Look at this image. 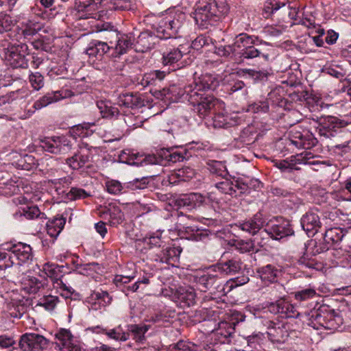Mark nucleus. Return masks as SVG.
<instances>
[{
  "instance_id": "1",
  "label": "nucleus",
  "mask_w": 351,
  "mask_h": 351,
  "mask_svg": "<svg viewBox=\"0 0 351 351\" xmlns=\"http://www.w3.org/2000/svg\"><path fill=\"white\" fill-rule=\"evenodd\" d=\"M228 12V6L225 0H209L195 10L194 19L199 28L208 29L220 21Z\"/></svg>"
},
{
  "instance_id": "2",
  "label": "nucleus",
  "mask_w": 351,
  "mask_h": 351,
  "mask_svg": "<svg viewBox=\"0 0 351 351\" xmlns=\"http://www.w3.org/2000/svg\"><path fill=\"white\" fill-rule=\"evenodd\" d=\"M178 98L187 99L193 106V110L200 117L208 116L212 110H216L219 101L213 95L205 93H197L191 86H184L183 90L179 89Z\"/></svg>"
},
{
  "instance_id": "3",
  "label": "nucleus",
  "mask_w": 351,
  "mask_h": 351,
  "mask_svg": "<svg viewBox=\"0 0 351 351\" xmlns=\"http://www.w3.org/2000/svg\"><path fill=\"white\" fill-rule=\"evenodd\" d=\"M104 38L110 43L112 56L118 57L126 53L134 47V38L132 34H123L109 24H104L101 29Z\"/></svg>"
},
{
  "instance_id": "4",
  "label": "nucleus",
  "mask_w": 351,
  "mask_h": 351,
  "mask_svg": "<svg viewBox=\"0 0 351 351\" xmlns=\"http://www.w3.org/2000/svg\"><path fill=\"white\" fill-rule=\"evenodd\" d=\"M38 141V147L53 154H66L72 149L71 141L64 136L44 137Z\"/></svg>"
},
{
  "instance_id": "5",
  "label": "nucleus",
  "mask_w": 351,
  "mask_h": 351,
  "mask_svg": "<svg viewBox=\"0 0 351 351\" xmlns=\"http://www.w3.org/2000/svg\"><path fill=\"white\" fill-rule=\"evenodd\" d=\"M341 324V317L335 315L333 313L314 311L311 312L308 324L317 330L324 328L327 330H335L339 327Z\"/></svg>"
},
{
  "instance_id": "6",
  "label": "nucleus",
  "mask_w": 351,
  "mask_h": 351,
  "mask_svg": "<svg viewBox=\"0 0 351 351\" xmlns=\"http://www.w3.org/2000/svg\"><path fill=\"white\" fill-rule=\"evenodd\" d=\"M7 245L6 250L8 252L3 254V258H8L10 261L11 265L14 264L21 265L32 257V247L29 245L18 243Z\"/></svg>"
},
{
  "instance_id": "7",
  "label": "nucleus",
  "mask_w": 351,
  "mask_h": 351,
  "mask_svg": "<svg viewBox=\"0 0 351 351\" xmlns=\"http://www.w3.org/2000/svg\"><path fill=\"white\" fill-rule=\"evenodd\" d=\"M281 16L282 19H285L287 16L289 19H293L297 12L295 8L291 7L290 3L281 2L278 0H267L263 7V16L268 18L277 14Z\"/></svg>"
},
{
  "instance_id": "8",
  "label": "nucleus",
  "mask_w": 351,
  "mask_h": 351,
  "mask_svg": "<svg viewBox=\"0 0 351 351\" xmlns=\"http://www.w3.org/2000/svg\"><path fill=\"white\" fill-rule=\"evenodd\" d=\"M48 342L43 335L27 332L21 336L19 346L23 351H40L47 348Z\"/></svg>"
},
{
  "instance_id": "9",
  "label": "nucleus",
  "mask_w": 351,
  "mask_h": 351,
  "mask_svg": "<svg viewBox=\"0 0 351 351\" xmlns=\"http://www.w3.org/2000/svg\"><path fill=\"white\" fill-rule=\"evenodd\" d=\"M319 134L326 138L335 136L344 127L345 123L335 117L328 116L317 119Z\"/></svg>"
},
{
  "instance_id": "10",
  "label": "nucleus",
  "mask_w": 351,
  "mask_h": 351,
  "mask_svg": "<svg viewBox=\"0 0 351 351\" xmlns=\"http://www.w3.org/2000/svg\"><path fill=\"white\" fill-rule=\"evenodd\" d=\"M8 47L6 58L9 64L14 68H27L28 60L25 56L27 54V45L23 43L13 44Z\"/></svg>"
},
{
  "instance_id": "11",
  "label": "nucleus",
  "mask_w": 351,
  "mask_h": 351,
  "mask_svg": "<svg viewBox=\"0 0 351 351\" xmlns=\"http://www.w3.org/2000/svg\"><path fill=\"white\" fill-rule=\"evenodd\" d=\"M289 141L290 145L299 149H309L317 143V138L309 131H299L295 129L290 131Z\"/></svg>"
},
{
  "instance_id": "12",
  "label": "nucleus",
  "mask_w": 351,
  "mask_h": 351,
  "mask_svg": "<svg viewBox=\"0 0 351 351\" xmlns=\"http://www.w3.org/2000/svg\"><path fill=\"white\" fill-rule=\"evenodd\" d=\"M27 198L23 196H19L13 199V202L16 205H21L18 210L14 213L16 219L24 217L27 219H33L34 218L44 216L36 206H30L27 203Z\"/></svg>"
},
{
  "instance_id": "13",
  "label": "nucleus",
  "mask_w": 351,
  "mask_h": 351,
  "mask_svg": "<svg viewBox=\"0 0 351 351\" xmlns=\"http://www.w3.org/2000/svg\"><path fill=\"white\" fill-rule=\"evenodd\" d=\"M268 311L274 314H279L282 317L296 318L300 313L295 307L289 301L280 298L275 302H271L267 305Z\"/></svg>"
},
{
  "instance_id": "14",
  "label": "nucleus",
  "mask_w": 351,
  "mask_h": 351,
  "mask_svg": "<svg viewBox=\"0 0 351 351\" xmlns=\"http://www.w3.org/2000/svg\"><path fill=\"white\" fill-rule=\"evenodd\" d=\"M294 231L289 221H278L276 223L267 226V228L261 231V234H267L271 239L280 240L288 236L293 234Z\"/></svg>"
},
{
  "instance_id": "15",
  "label": "nucleus",
  "mask_w": 351,
  "mask_h": 351,
  "mask_svg": "<svg viewBox=\"0 0 351 351\" xmlns=\"http://www.w3.org/2000/svg\"><path fill=\"white\" fill-rule=\"evenodd\" d=\"M234 324L227 322L219 323L218 327L213 331L212 338L215 343H230L234 335Z\"/></svg>"
},
{
  "instance_id": "16",
  "label": "nucleus",
  "mask_w": 351,
  "mask_h": 351,
  "mask_svg": "<svg viewBox=\"0 0 351 351\" xmlns=\"http://www.w3.org/2000/svg\"><path fill=\"white\" fill-rule=\"evenodd\" d=\"M219 84V80L217 76L210 73L202 75L198 78H195L193 83L186 86H191V88L197 93H205L208 90L215 89Z\"/></svg>"
},
{
  "instance_id": "17",
  "label": "nucleus",
  "mask_w": 351,
  "mask_h": 351,
  "mask_svg": "<svg viewBox=\"0 0 351 351\" xmlns=\"http://www.w3.org/2000/svg\"><path fill=\"white\" fill-rule=\"evenodd\" d=\"M195 281L198 289L203 292L208 290L215 291L221 285L220 278L217 275L210 273L195 276Z\"/></svg>"
},
{
  "instance_id": "18",
  "label": "nucleus",
  "mask_w": 351,
  "mask_h": 351,
  "mask_svg": "<svg viewBox=\"0 0 351 351\" xmlns=\"http://www.w3.org/2000/svg\"><path fill=\"white\" fill-rule=\"evenodd\" d=\"M57 346L61 351H81L80 346L74 342L73 337L69 330L62 328L55 335Z\"/></svg>"
},
{
  "instance_id": "19",
  "label": "nucleus",
  "mask_w": 351,
  "mask_h": 351,
  "mask_svg": "<svg viewBox=\"0 0 351 351\" xmlns=\"http://www.w3.org/2000/svg\"><path fill=\"white\" fill-rule=\"evenodd\" d=\"M69 95V91L67 90L49 92L37 99L34 102L33 107L35 110H40L49 104L67 97Z\"/></svg>"
},
{
  "instance_id": "20",
  "label": "nucleus",
  "mask_w": 351,
  "mask_h": 351,
  "mask_svg": "<svg viewBox=\"0 0 351 351\" xmlns=\"http://www.w3.org/2000/svg\"><path fill=\"white\" fill-rule=\"evenodd\" d=\"M157 41L158 38L156 34L145 31L138 35L136 42L134 41V47L136 51L144 53L152 49Z\"/></svg>"
},
{
  "instance_id": "21",
  "label": "nucleus",
  "mask_w": 351,
  "mask_h": 351,
  "mask_svg": "<svg viewBox=\"0 0 351 351\" xmlns=\"http://www.w3.org/2000/svg\"><path fill=\"white\" fill-rule=\"evenodd\" d=\"M301 226L308 237H313L321 228L319 217L314 212H308L301 218Z\"/></svg>"
},
{
  "instance_id": "22",
  "label": "nucleus",
  "mask_w": 351,
  "mask_h": 351,
  "mask_svg": "<svg viewBox=\"0 0 351 351\" xmlns=\"http://www.w3.org/2000/svg\"><path fill=\"white\" fill-rule=\"evenodd\" d=\"M265 223V221L263 217V215L257 213L252 218L240 223L239 227L242 230L249 232L254 236L257 233L262 235L260 230L263 228Z\"/></svg>"
},
{
  "instance_id": "23",
  "label": "nucleus",
  "mask_w": 351,
  "mask_h": 351,
  "mask_svg": "<svg viewBox=\"0 0 351 351\" xmlns=\"http://www.w3.org/2000/svg\"><path fill=\"white\" fill-rule=\"evenodd\" d=\"M108 40L100 41L93 40L88 44L86 53L89 57L101 58L105 54L111 51Z\"/></svg>"
},
{
  "instance_id": "24",
  "label": "nucleus",
  "mask_w": 351,
  "mask_h": 351,
  "mask_svg": "<svg viewBox=\"0 0 351 351\" xmlns=\"http://www.w3.org/2000/svg\"><path fill=\"white\" fill-rule=\"evenodd\" d=\"M280 273V271L271 264L261 267L256 270L257 275L265 285L276 282Z\"/></svg>"
},
{
  "instance_id": "25",
  "label": "nucleus",
  "mask_w": 351,
  "mask_h": 351,
  "mask_svg": "<svg viewBox=\"0 0 351 351\" xmlns=\"http://www.w3.org/2000/svg\"><path fill=\"white\" fill-rule=\"evenodd\" d=\"M175 297L182 306H191L195 304L196 293L191 287H180L176 293Z\"/></svg>"
},
{
  "instance_id": "26",
  "label": "nucleus",
  "mask_w": 351,
  "mask_h": 351,
  "mask_svg": "<svg viewBox=\"0 0 351 351\" xmlns=\"http://www.w3.org/2000/svg\"><path fill=\"white\" fill-rule=\"evenodd\" d=\"M242 262L240 258L234 257L226 261H221L217 264L215 267L221 274L226 275H234L242 268Z\"/></svg>"
},
{
  "instance_id": "27",
  "label": "nucleus",
  "mask_w": 351,
  "mask_h": 351,
  "mask_svg": "<svg viewBox=\"0 0 351 351\" xmlns=\"http://www.w3.org/2000/svg\"><path fill=\"white\" fill-rule=\"evenodd\" d=\"M117 103L119 106L128 108H139L143 106V101L137 94L132 93H125L120 95Z\"/></svg>"
},
{
  "instance_id": "28",
  "label": "nucleus",
  "mask_w": 351,
  "mask_h": 351,
  "mask_svg": "<svg viewBox=\"0 0 351 351\" xmlns=\"http://www.w3.org/2000/svg\"><path fill=\"white\" fill-rule=\"evenodd\" d=\"M213 126L216 128L232 127L237 123L235 117H232V114L224 112L216 113L213 118Z\"/></svg>"
},
{
  "instance_id": "29",
  "label": "nucleus",
  "mask_w": 351,
  "mask_h": 351,
  "mask_svg": "<svg viewBox=\"0 0 351 351\" xmlns=\"http://www.w3.org/2000/svg\"><path fill=\"white\" fill-rule=\"evenodd\" d=\"M47 285V280H39L34 276H27L25 280L23 289L29 294H35Z\"/></svg>"
},
{
  "instance_id": "30",
  "label": "nucleus",
  "mask_w": 351,
  "mask_h": 351,
  "mask_svg": "<svg viewBox=\"0 0 351 351\" xmlns=\"http://www.w3.org/2000/svg\"><path fill=\"white\" fill-rule=\"evenodd\" d=\"M269 339L274 343H283L288 337L289 332L284 326H274L273 328H270L267 332Z\"/></svg>"
},
{
  "instance_id": "31",
  "label": "nucleus",
  "mask_w": 351,
  "mask_h": 351,
  "mask_svg": "<svg viewBox=\"0 0 351 351\" xmlns=\"http://www.w3.org/2000/svg\"><path fill=\"white\" fill-rule=\"evenodd\" d=\"M89 161V155L84 151L80 150L73 156L66 160V163L73 169H79Z\"/></svg>"
},
{
  "instance_id": "32",
  "label": "nucleus",
  "mask_w": 351,
  "mask_h": 351,
  "mask_svg": "<svg viewBox=\"0 0 351 351\" xmlns=\"http://www.w3.org/2000/svg\"><path fill=\"white\" fill-rule=\"evenodd\" d=\"M156 36L161 40L170 39V43L175 42L177 38V34L170 27L168 23L163 19L156 28Z\"/></svg>"
},
{
  "instance_id": "33",
  "label": "nucleus",
  "mask_w": 351,
  "mask_h": 351,
  "mask_svg": "<svg viewBox=\"0 0 351 351\" xmlns=\"http://www.w3.org/2000/svg\"><path fill=\"white\" fill-rule=\"evenodd\" d=\"M171 29L178 34L186 19L184 13L180 11L171 12V14L164 19Z\"/></svg>"
},
{
  "instance_id": "34",
  "label": "nucleus",
  "mask_w": 351,
  "mask_h": 351,
  "mask_svg": "<svg viewBox=\"0 0 351 351\" xmlns=\"http://www.w3.org/2000/svg\"><path fill=\"white\" fill-rule=\"evenodd\" d=\"M99 3L95 0H75V8L78 12H85L86 18L99 9Z\"/></svg>"
},
{
  "instance_id": "35",
  "label": "nucleus",
  "mask_w": 351,
  "mask_h": 351,
  "mask_svg": "<svg viewBox=\"0 0 351 351\" xmlns=\"http://www.w3.org/2000/svg\"><path fill=\"white\" fill-rule=\"evenodd\" d=\"M66 220L64 217H56L49 221L46 224L47 234L52 238L56 239L62 230Z\"/></svg>"
},
{
  "instance_id": "36",
  "label": "nucleus",
  "mask_w": 351,
  "mask_h": 351,
  "mask_svg": "<svg viewBox=\"0 0 351 351\" xmlns=\"http://www.w3.org/2000/svg\"><path fill=\"white\" fill-rule=\"evenodd\" d=\"M206 197L199 193H191L184 195L181 199L184 206L191 208H196L203 205L206 202Z\"/></svg>"
},
{
  "instance_id": "37",
  "label": "nucleus",
  "mask_w": 351,
  "mask_h": 351,
  "mask_svg": "<svg viewBox=\"0 0 351 351\" xmlns=\"http://www.w3.org/2000/svg\"><path fill=\"white\" fill-rule=\"evenodd\" d=\"M97 107L103 118L112 119L119 114V110L113 106L109 101L100 100L97 102Z\"/></svg>"
},
{
  "instance_id": "38",
  "label": "nucleus",
  "mask_w": 351,
  "mask_h": 351,
  "mask_svg": "<svg viewBox=\"0 0 351 351\" xmlns=\"http://www.w3.org/2000/svg\"><path fill=\"white\" fill-rule=\"evenodd\" d=\"M165 76L166 73L165 71L155 70L145 73L143 75L141 83L143 86L156 85L157 83L162 81Z\"/></svg>"
},
{
  "instance_id": "39",
  "label": "nucleus",
  "mask_w": 351,
  "mask_h": 351,
  "mask_svg": "<svg viewBox=\"0 0 351 351\" xmlns=\"http://www.w3.org/2000/svg\"><path fill=\"white\" fill-rule=\"evenodd\" d=\"M215 188L221 193L237 197L236 190L234 188V180L228 177L222 178V180L215 184Z\"/></svg>"
},
{
  "instance_id": "40",
  "label": "nucleus",
  "mask_w": 351,
  "mask_h": 351,
  "mask_svg": "<svg viewBox=\"0 0 351 351\" xmlns=\"http://www.w3.org/2000/svg\"><path fill=\"white\" fill-rule=\"evenodd\" d=\"M93 332H103L105 333L108 337L115 339L120 340L121 341H125L129 339V333L121 332L120 326L111 329L107 331L106 329L101 328L99 326H97L93 328Z\"/></svg>"
},
{
  "instance_id": "41",
  "label": "nucleus",
  "mask_w": 351,
  "mask_h": 351,
  "mask_svg": "<svg viewBox=\"0 0 351 351\" xmlns=\"http://www.w3.org/2000/svg\"><path fill=\"white\" fill-rule=\"evenodd\" d=\"M183 56L179 48H173L164 51L162 53V63L164 65H172L177 63Z\"/></svg>"
},
{
  "instance_id": "42",
  "label": "nucleus",
  "mask_w": 351,
  "mask_h": 351,
  "mask_svg": "<svg viewBox=\"0 0 351 351\" xmlns=\"http://www.w3.org/2000/svg\"><path fill=\"white\" fill-rule=\"evenodd\" d=\"M261 182L257 180H251L249 183L239 180H234V188L236 190L237 197L244 193H250L251 188H258Z\"/></svg>"
},
{
  "instance_id": "43",
  "label": "nucleus",
  "mask_w": 351,
  "mask_h": 351,
  "mask_svg": "<svg viewBox=\"0 0 351 351\" xmlns=\"http://www.w3.org/2000/svg\"><path fill=\"white\" fill-rule=\"evenodd\" d=\"M343 237V230L339 228H331L326 230L324 240L331 247L334 243L341 241Z\"/></svg>"
},
{
  "instance_id": "44",
  "label": "nucleus",
  "mask_w": 351,
  "mask_h": 351,
  "mask_svg": "<svg viewBox=\"0 0 351 351\" xmlns=\"http://www.w3.org/2000/svg\"><path fill=\"white\" fill-rule=\"evenodd\" d=\"M256 39L257 38L254 36H249L245 33H242L236 37L233 45L235 47V49H240V52H242L251 45L255 44Z\"/></svg>"
},
{
  "instance_id": "45",
  "label": "nucleus",
  "mask_w": 351,
  "mask_h": 351,
  "mask_svg": "<svg viewBox=\"0 0 351 351\" xmlns=\"http://www.w3.org/2000/svg\"><path fill=\"white\" fill-rule=\"evenodd\" d=\"M73 265L77 274L86 276H93L98 268V263H96L81 264L73 261Z\"/></svg>"
},
{
  "instance_id": "46",
  "label": "nucleus",
  "mask_w": 351,
  "mask_h": 351,
  "mask_svg": "<svg viewBox=\"0 0 351 351\" xmlns=\"http://www.w3.org/2000/svg\"><path fill=\"white\" fill-rule=\"evenodd\" d=\"M208 169L210 173L221 178L229 176L225 164L220 161L213 160L208 162Z\"/></svg>"
},
{
  "instance_id": "47",
  "label": "nucleus",
  "mask_w": 351,
  "mask_h": 351,
  "mask_svg": "<svg viewBox=\"0 0 351 351\" xmlns=\"http://www.w3.org/2000/svg\"><path fill=\"white\" fill-rule=\"evenodd\" d=\"M304 245L306 247V250H311L310 254L313 256L326 252L330 247V245L324 241V240L323 241H319L318 242L316 241H311L307 246L305 243H304Z\"/></svg>"
},
{
  "instance_id": "48",
  "label": "nucleus",
  "mask_w": 351,
  "mask_h": 351,
  "mask_svg": "<svg viewBox=\"0 0 351 351\" xmlns=\"http://www.w3.org/2000/svg\"><path fill=\"white\" fill-rule=\"evenodd\" d=\"M143 155L138 153H134L130 149H124L119 155L120 160L125 163L139 166L142 162H138V158H142Z\"/></svg>"
},
{
  "instance_id": "49",
  "label": "nucleus",
  "mask_w": 351,
  "mask_h": 351,
  "mask_svg": "<svg viewBox=\"0 0 351 351\" xmlns=\"http://www.w3.org/2000/svg\"><path fill=\"white\" fill-rule=\"evenodd\" d=\"M149 325L132 324L129 326V330L132 333L134 339L138 342L145 340V334L149 329Z\"/></svg>"
},
{
  "instance_id": "50",
  "label": "nucleus",
  "mask_w": 351,
  "mask_h": 351,
  "mask_svg": "<svg viewBox=\"0 0 351 351\" xmlns=\"http://www.w3.org/2000/svg\"><path fill=\"white\" fill-rule=\"evenodd\" d=\"M59 302L60 300L58 296L47 295L39 299L38 305L43 306L47 311H53Z\"/></svg>"
},
{
  "instance_id": "51",
  "label": "nucleus",
  "mask_w": 351,
  "mask_h": 351,
  "mask_svg": "<svg viewBox=\"0 0 351 351\" xmlns=\"http://www.w3.org/2000/svg\"><path fill=\"white\" fill-rule=\"evenodd\" d=\"M90 195H91L89 192L82 188L71 187L70 191L66 193V198L70 201H75L77 199H86Z\"/></svg>"
},
{
  "instance_id": "52",
  "label": "nucleus",
  "mask_w": 351,
  "mask_h": 351,
  "mask_svg": "<svg viewBox=\"0 0 351 351\" xmlns=\"http://www.w3.org/2000/svg\"><path fill=\"white\" fill-rule=\"evenodd\" d=\"M297 163L293 160V156L290 160H281L274 161V166L279 169L282 172L291 173L293 170H299L300 168L295 167Z\"/></svg>"
},
{
  "instance_id": "53",
  "label": "nucleus",
  "mask_w": 351,
  "mask_h": 351,
  "mask_svg": "<svg viewBox=\"0 0 351 351\" xmlns=\"http://www.w3.org/2000/svg\"><path fill=\"white\" fill-rule=\"evenodd\" d=\"M256 239H257V238H255L254 241L250 239L247 241H239L236 244V247L241 253H247L251 252H258L259 249L254 243Z\"/></svg>"
},
{
  "instance_id": "54",
  "label": "nucleus",
  "mask_w": 351,
  "mask_h": 351,
  "mask_svg": "<svg viewBox=\"0 0 351 351\" xmlns=\"http://www.w3.org/2000/svg\"><path fill=\"white\" fill-rule=\"evenodd\" d=\"M29 82L34 90H39L44 86V77L39 72H31L29 75Z\"/></svg>"
},
{
  "instance_id": "55",
  "label": "nucleus",
  "mask_w": 351,
  "mask_h": 351,
  "mask_svg": "<svg viewBox=\"0 0 351 351\" xmlns=\"http://www.w3.org/2000/svg\"><path fill=\"white\" fill-rule=\"evenodd\" d=\"M149 182L148 177L135 178L133 180L125 184V188L130 190L144 189L147 187Z\"/></svg>"
},
{
  "instance_id": "56",
  "label": "nucleus",
  "mask_w": 351,
  "mask_h": 351,
  "mask_svg": "<svg viewBox=\"0 0 351 351\" xmlns=\"http://www.w3.org/2000/svg\"><path fill=\"white\" fill-rule=\"evenodd\" d=\"M241 56L245 59H252L254 58L263 56L265 59H267L268 55H265L262 53L261 50L256 47L255 44L251 45L245 51L240 52Z\"/></svg>"
},
{
  "instance_id": "57",
  "label": "nucleus",
  "mask_w": 351,
  "mask_h": 351,
  "mask_svg": "<svg viewBox=\"0 0 351 351\" xmlns=\"http://www.w3.org/2000/svg\"><path fill=\"white\" fill-rule=\"evenodd\" d=\"M316 291L312 287L302 289L294 293L295 299L298 301H306L316 295Z\"/></svg>"
},
{
  "instance_id": "58",
  "label": "nucleus",
  "mask_w": 351,
  "mask_h": 351,
  "mask_svg": "<svg viewBox=\"0 0 351 351\" xmlns=\"http://www.w3.org/2000/svg\"><path fill=\"white\" fill-rule=\"evenodd\" d=\"M314 157V154L311 152L305 151L300 154L293 156V160L297 164L315 165L317 164V162L311 160V159H313Z\"/></svg>"
},
{
  "instance_id": "59",
  "label": "nucleus",
  "mask_w": 351,
  "mask_h": 351,
  "mask_svg": "<svg viewBox=\"0 0 351 351\" xmlns=\"http://www.w3.org/2000/svg\"><path fill=\"white\" fill-rule=\"evenodd\" d=\"M106 188L107 191L112 195H118L122 193V191L125 188V185L116 180H110L106 182Z\"/></svg>"
},
{
  "instance_id": "60",
  "label": "nucleus",
  "mask_w": 351,
  "mask_h": 351,
  "mask_svg": "<svg viewBox=\"0 0 351 351\" xmlns=\"http://www.w3.org/2000/svg\"><path fill=\"white\" fill-rule=\"evenodd\" d=\"M171 346L173 351H199V346L191 342L184 341H179Z\"/></svg>"
},
{
  "instance_id": "61",
  "label": "nucleus",
  "mask_w": 351,
  "mask_h": 351,
  "mask_svg": "<svg viewBox=\"0 0 351 351\" xmlns=\"http://www.w3.org/2000/svg\"><path fill=\"white\" fill-rule=\"evenodd\" d=\"M182 249L180 246L167 247L168 264H173L176 263L180 257Z\"/></svg>"
},
{
  "instance_id": "62",
  "label": "nucleus",
  "mask_w": 351,
  "mask_h": 351,
  "mask_svg": "<svg viewBox=\"0 0 351 351\" xmlns=\"http://www.w3.org/2000/svg\"><path fill=\"white\" fill-rule=\"evenodd\" d=\"M43 270L48 277L55 279L58 278L60 271L58 265L49 263L43 265Z\"/></svg>"
},
{
  "instance_id": "63",
  "label": "nucleus",
  "mask_w": 351,
  "mask_h": 351,
  "mask_svg": "<svg viewBox=\"0 0 351 351\" xmlns=\"http://www.w3.org/2000/svg\"><path fill=\"white\" fill-rule=\"evenodd\" d=\"M13 26V21L10 15L0 13V34L10 31Z\"/></svg>"
},
{
  "instance_id": "64",
  "label": "nucleus",
  "mask_w": 351,
  "mask_h": 351,
  "mask_svg": "<svg viewBox=\"0 0 351 351\" xmlns=\"http://www.w3.org/2000/svg\"><path fill=\"white\" fill-rule=\"evenodd\" d=\"M210 43H212V38L205 35H199L192 42L191 46L194 49L199 50Z\"/></svg>"
}]
</instances>
